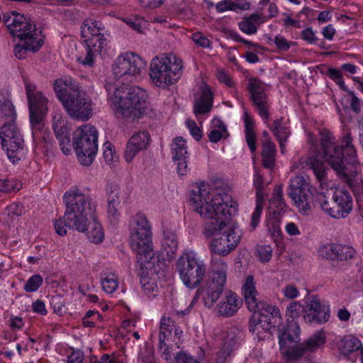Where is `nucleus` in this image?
Here are the masks:
<instances>
[{"label": "nucleus", "mask_w": 363, "mask_h": 363, "mask_svg": "<svg viewBox=\"0 0 363 363\" xmlns=\"http://www.w3.org/2000/svg\"><path fill=\"white\" fill-rule=\"evenodd\" d=\"M192 208L205 220L204 234L206 237L219 235L211 243L212 252L222 256L228 255L240 241V230L231 223L232 215L236 211L228 195L213 196L205 184L191 194Z\"/></svg>", "instance_id": "1"}, {"label": "nucleus", "mask_w": 363, "mask_h": 363, "mask_svg": "<svg viewBox=\"0 0 363 363\" xmlns=\"http://www.w3.org/2000/svg\"><path fill=\"white\" fill-rule=\"evenodd\" d=\"M352 142V139L349 133L344 137L342 145H335L328 135H322L320 146H312L308 157L301 159V164L305 163L313 169L322 189L327 186L328 168L325 162H328L354 193L362 192V181L356 179L353 174L356 172L358 160Z\"/></svg>", "instance_id": "2"}, {"label": "nucleus", "mask_w": 363, "mask_h": 363, "mask_svg": "<svg viewBox=\"0 0 363 363\" xmlns=\"http://www.w3.org/2000/svg\"><path fill=\"white\" fill-rule=\"evenodd\" d=\"M63 201L65 211L63 217L55 222L56 233L59 235H65L67 234V228L85 232L88 216L92 217L94 211L90 196L75 189L65 192Z\"/></svg>", "instance_id": "3"}, {"label": "nucleus", "mask_w": 363, "mask_h": 363, "mask_svg": "<svg viewBox=\"0 0 363 363\" xmlns=\"http://www.w3.org/2000/svg\"><path fill=\"white\" fill-rule=\"evenodd\" d=\"M53 89L57 98L72 118L86 121L92 116V100L76 81L72 78L56 79Z\"/></svg>", "instance_id": "4"}, {"label": "nucleus", "mask_w": 363, "mask_h": 363, "mask_svg": "<svg viewBox=\"0 0 363 363\" xmlns=\"http://www.w3.org/2000/svg\"><path fill=\"white\" fill-rule=\"evenodd\" d=\"M106 90L114 89L113 103L116 116L118 118H133L140 117L146 109V92L138 86H132L124 83L115 87L107 84Z\"/></svg>", "instance_id": "5"}, {"label": "nucleus", "mask_w": 363, "mask_h": 363, "mask_svg": "<svg viewBox=\"0 0 363 363\" xmlns=\"http://www.w3.org/2000/svg\"><path fill=\"white\" fill-rule=\"evenodd\" d=\"M242 290L248 309L260 317L262 322L266 325V331H269L272 327L274 328L281 318L279 310L276 306L258 299V292L252 276L250 275L246 278Z\"/></svg>", "instance_id": "6"}, {"label": "nucleus", "mask_w": 363, "mask_h": 363, "mask_svg": "<svg viewBox=\"0 0 363 363\" xmlns=\"http://www.w3.org/2000/svg\"><path fill=\"white\" fill-rule=\"evenodd\" d=\"M176 267L181 280L189 289L199 286L207 272L206 264L193 251L184 252L177 259Z\"/></svg>", "instance_id": "7"}, {"label": "nucleus", "mask_w": 363, "mask_h": 363, "mask_svg": "<svg viewBox=\"0 0 363 363\" xmlns=\"http://www.w3.org/2000/svg\"><path fill=\"white\" fill-rule=\"evenodd\" d=\"M72 146L80 164H92L98 150V131L94 125H85L74 133Z\"/></svg>", "instance_id": "8"}, {"label": "nucleus", "mask_w": 363, "mask_h": 363, "mask_svg": "<svg viewBox=\"0 0 363 363\" xmlns=\"http://www.w3.org/2000/svg\"><path fill=\"white\" fill-rule=\"evenodd\" d=\"M23 82L28 99L33 135L36 138L44 127V118L48 111V100L41 91H35V84L31 83L28 78L23 77Z\"/></svg>", "instance_id": "9"}, {"label": "nucleus", "mask_w": 363, "mask_h": 363, "mask_svg": "<svg viewBox=\"0 0 363 363\" xmlns=\"http://www.w3.org/2000/svg\"><path fill=\"white\" fill-rule=\"evenodd\" d=\"M172 62L167 56L155 57L152 60L150 67V76L152 82L158 87L166 89L177 82L181 76L182 61Z\"/></svg>", "instance_id": "10"}, {"label": "nucleus", "mask_w": 363, "mask_h": 363, "mask_svg": "<svg viewBox=\"0 0 363 363\" xmlns=\"http://www.w3.org/2000/svg\"><path fill=\"white\" fill-rule=\"evenodd\" d=\"M130 246L134 252H147L152 248L151 226L146 216L138 213L131 219L130 224Z\"/></svg>", "instance_id": "11"}, {"label": "nucleus", "mask_w": 363, "mask_h": 363, "mask_svg": "<svg viewBox=\"0 0 363 363\" xmlns=\"http://www.w3.org/2000/svg\"><path fill=\"white\" fill-rule=\"evenodd\" d=\"M3 22L10 33L13 37L18 38L21 41H38L36 26L30 18L13 11L5 14Z\"/></svg>", "instance_id": "12"}, {"label": "nucleus", "mask_w": 363, "mask_h": 363, "mask_svg": "<svg viewBox=\"0 0 363 363\" xmlns=\"http://www.w3.org/2000/svg\"><path fill=\"white\" fill-rule=\"evenodd\" d=\"M0 138L4 150L9 159L15 163L21 160L23 152V140L18 130L15 121L4 122L0 130Z\"/></svg>", "instance_id": "13"}, {"label": "nucleus", "mask_w": 363, "mask_h": 363, "mask_svg": "<svg viewBox=\"0 0 363 363\" xmlns=\"http://www.w3.org/2000/svg\"><path fill=\"white\" fill-rule=\"evenodd\" d=\"M145 66V62L134 53H126L119 56L113 65V72L116 79L133 82L140 74Z\"/></svg>", "instance_id": "14"}, {"label": "nucleus", "mask_w": 363, "mask_h": 363, "mask_svg": "<svg viewBox=\"0 0 363 363\" xmlns=\"http://www.w3.org/2000/svg\"><path fill=\"white\" fill-rule=\"evenodd\" d=\"M289 196L302 213L306 214L311 209L310 203L313 195L311 186L302 176H296L291 180Z\"/></svg>", "instance_id": "15"}, {"label": "nucleus", "mask_w": 363, "mask_h": 363, "mask_svg": "<svg viewBox=\"0 0 363 363\" xmlns=\"http://www.w3.org/2000/svg\"><path fill=\"white\" fill-rule=\"evenodd\" d=\"M322 209L334 218L347 217L352 209V199L347 191H337L333 196L332 202L323 201Z\"/></svg>", "instance_id": "16"}, {"label": "nucleus", "mask_w": 363, "mask_h": 363, "mask_svg": "<svg viewBox=\"0 0 363 363\" xmlns=\"http://www.w3.org/2000/svg\"><path fill=\"white\" fill-rule=\"evenodd\" d=\"M137 254V274L144 281L149 277V271L152 270L155 274H159L164 267L165 261L157 256L152 249H148L147 252H135Z\"/></svg>", "instance_id": "17"}, {"label": "nucleus", "mask_w": 363, "mask_h": 363, "mask_svg": "<svg viewBox=\"0 0 363 363\" xmlns=\"http://www.w3.org/2000/svg\"><path fill=\"white\" fill-rule=\"evenodd\" d=\"M253 104L259 114L265 120L269 119L268 97L264 91L263 83L257 78H250L247 86Z\"/></svg>", "instance_id": "18"}, {"label": "nucleus", "mask_w": 363, "mask_h": 363, "mask_svg": "<svg viewBox=\"0 0 363 363\" xmlns=\"http://www.w3.org/2000/svg\"><path fill=\"white\" fill-rule=\"evenodd\" d=\"M319 255L328 259L346 261L354 257L355 250L350 245L340 243H330L319 248Z\"/></svg>", "instance_id": "19"}, {"label": "nucleus", "mask_w": 363, "mask_h": 363, "mask_svg": "<svg viewBox=\"0 0 363 363\" xmlns=\"http://www.w3.org/2000/svg\"><path fill=\"white\" fill-rule=\"evenodd\" d=\"M303 319L309 323H323L328 320L330 317L329 307L322 305L318 296H314L310 301L306 302Z\"/></svg>", "instance_id": "20"}, {"label": "nucleus", "mask_w": 363, "mask_h": 363, "mask_svg": "<svg viewBox=\"0 0 363 363\" xmlns=\"http://www.w3.org/2000/svg\"><path fill=\"white\" fill-rule=\"evenodd\" d=\"M108 195L107 213L111 223H117L120 217L119 208L121 202V194L120 187L114 183H109L106 186Z\"/></svg>", "instance_id": "21"}, {"label": "nucleus", "mask_w": 363, "mask_h": 363, "mask_svg": "<svg viewBox=\"0 0 363 363\" xmlns=\"http://www.w3.org/2000/svg\"><path fill=\"white\" fill-rule=\"evenodd\" d=\"M242 301L240 300L238 295L229 291L225 296V301L218 304V313L220 316L230 317L233 315L240 308Z\"/></svg>", "instance_id": "22"}, {"label": "nucleus", "mask_w": 363, "mask_h": 363, "mask_svg": "<svg viewBox=\"0 0 363 363\" xmlns=\"http://www.w3.org/2000/svg\"><path fill=\"white\" fill-rule=\"evenodd\" d=\"M201 91L199 99L195 101L194 104V113L195 115H201L208 113L213 106V94L209 86L203 84L200 86Z\"/></svg>", "instance_id": "23"}, {"label": "nucleus", "mask_w": 363, "mask_h": 363, "mask_svg": "<svg viewBox=\"0 0 363 363\" xmlns=\"http://www.w3.org/2000/svg\"><path fill=\"white\" fill-rule=\"evenodd\" d=\"M227 267L225 263L219 259H213L212 262V269L210 277L204 285H214L224 286L226 283Z\"/></svg>", "instance_id": "24"}, {"label": "nucleus", "mask_w": 363, "mask_h": 363, "mask_svg": "<svg viewBox=\"0 0 363 363\" xmlns=\"http://www.w3.org/2000/svg\"><path fill=\"white\" fill-rule=\"evenodd\" d=\"M0 113L4 122L16 121V109L11 100L10 93L7 90L2 91L0 94Z\"/></svg>", "instance_id": "25"}, {"label": "nucleus", "mask_w": 363, "mask_h": 363, "mask_svg": "<svg viewBox=\"0 0 363 363\" xmlns=\"http://www.w3.org/2000/svg\"><path fill=\"white\" fill-rule=\"evenodd\" d=\"M223 287L224 286H214V285H209V286L204 285L202 288L199 289L197 291L196 296H197L199 294H201L202 299H203L204 305L208 308H211L218 300L220 295L223 294ZM197 297L195 296L194 298L193 301Z\"/></svg>", "instance_id": "26"}, {"label": "nucleus", "mask_w": 363, "mask_h": 363, "mask_svg": "<svg viewBox=\"0 0 363 363\" xmlns=\"http://www.w3.org/2000/svg\"><path fill=\"white\" fill-rule=\"evenodd\" d=\"M92 207L96 211V207L92 203ZM87 237L90 242L98 244L101 242L104 238V233L102 227L96 220L95 211L93 212V216H88Z\"/></svg>", "instance_id": "27"}, {"label": "nucleus", "mask_w": 363, "mask_h": 363, "mask_svg": "<svg viewBox=\"0 0 363 363\" xmlns=\"http://www.w3.org/2000/svg\"><path fill=\"white\" fill-rule=\"evenodd\" d=\"M104 30V27L101 22L88 18L82 23L81 26V37L86 39L89 37L100 36L104 35L102 33Z\"/></svg>", "instance_id": "28"}, {"label": "nucleus", "mask_w": 363, "mask_h": 363, "mask_svg": "<svg viewBox=\"0 0 363 363\" xmlns=\"http://www.w3.org/2000/svg\"><path fill=\"white\" fill-rule=\"evenodd\" d=\"M22 42H23V44L16 45L14 48V55L20 60L26 57L28 50L35 52L43 44L41 39H39L38 41L23 40Z\"/></svg>", "instance_id": "29"}, {"label": "nucleus", "mask_w": 363, "mask_h": 363, "mask_svg": "<svg viewBox=\"0 0 363 363\" xmlns=\"http://www.w3.org/2000/svg\"><path fill=\"white\" fill-rule=\"evenodd\" d=\"M362 346V343L357 337L352 335H347L341 340L340 350L341 354L344 356H347L349 354L360 350Z\"/></svg>", "instance_id": "30"}, {"label": "nucleus", "mask_w": 363, "mask_h": 363, "mask_svg": "<svg viewBox=\"0 0 363 363\" xmlns=\"http://www.w3.org/2000/svg\"><path fill=\"white\" fill-rule=\"evenodd\" d=\"M186 141L182 137H177L173 140L171 145V151L174 162H176L178 159L186 157Z\"/></svg>", "instance_id": "31"}, {"label": "nucleus", "mask_w": 363, "mask_h": 363, "mask_svg": "<svg viewBox=\"0 0 363 363\" xmlns=\"http://www.w3.org/2000/svg\"><path fill=\"white\" fill-rule=\"evenodd\" d=\"M274 196L270 200V211L276 216L280 215L285 208L283 201L282 190L281 186H277L274 189Z\"/></svg>", "instance_id": "32"}, {"label": "nucleus", "mask_w": 363, "mask_h": 363, "mask_svg": "<svg viewBox=\"0 0 363 363\" xmlns=\"http://www.w3.org/2000/svg\"><path fill=\"white\" fill-rule=\"evenodd\" d=\"M261 14L252 13L250 16L245 17L243 20L239 23L240 29L247 35L255 34L257 30L255 23L261 18Z\"/></svg>", "instance_id": "33"}, {"label": "nucleus", "mask_w": 363, "mask_h": 363, "mask_svg": "<svg viewBox=\"0 0 363 363\" xmlns=\"http://www.w3.org/2000/svg\"><path fill=\"white\" fill-rule=\"evenodd\" d=\"M305 313V307L302 306L299 302L294 301L291 302L286 308V315L287 320L290 321H296L301 314ZM288 320H286L287 322Z\"/></svg>", "instance_id": "34"}, {"label": "nucleus", "mask_w": 363, "mask_h": 363, "mask_svg": "<svg viewBox=\"0 0 363 363\" xmlns=\"http://www.w3.org/2000/svg\"><path fill=\"white\" fill-rule=\"evenodd\" d=\"M86 46L95 50L96 53H100L102 49L106 45V39L104 35L100 36L89 37L84 40Z\"/></svg>", "instance_id": "35"}, {"label": "nucleus", "mask_w": 363, "mask_h": 363, "mask_svg": "<svg viewBox=\"0 0 363 363\" xmlns=\"http://www.w3.org/2000/svg\"><path fill=\"white\" fill-rule=\"evenodd\" d=\"M101 286L106 292L111 294L117 289L118 281L113 274L104 273L101 274Z\"/></svg>", "instance_id": "36"}, {"label": "nucleus", "mask_w": 363, "mask_h": 363, "mask_svg": "<svg viewBox=\"0 0 363 363\" xmlns=\"http://www.w3.org/2000/svg\"><path fill=\"white\" fill-rule=\"evenodd\" d=\"M150 136L147 131H140L134 134L129 140V142L143 150L145 149L150 142Z\"/></svg>", "instance_id": "37"}, {"label": "nucleus", "mask_w": 363, "mask_h": 363, "mask_svg": "<svg viewBox=\"0 0 363 363\" xmlns=\"http://www.w3.org/2000/svg\"><path fill=\"white\" fill-rule=\"evenodd\" d=\"M21 188L22 184L20 182L9 179H0V191L8 193L18 191Z\"/></svg>", "instance_id": "38"}, {"label": "nucleus", "mask_w": 363, "mask_h": 363, "mask_svg": "<svg viewBox=\"0 0 363 363\" xmlns=\"http://www.w3.org/2000/svg\"><path fill=\"white\" fill-rule=\"evenodd\" d=\"M43 281V277L40 274L33 275L24 285V290L26 292L35 291L42 285Z\"/></svg>", "instance_id": "39"}, {"label": "nucleus", "mask_w": 363, "mask_h": 363, "mask_svg": "<svg viewBox=\"0 0 363 363\" xmlns=\"http://www.w3.org/2000/svg\"><path fill=\"white\" fill-rule=\"evenodd\" d=\"M259 328L266 330V325L262 322L260 317H258L257 313H253L249 320V330L255 334Z\"/></svg>", "instance_id": "40"}, {"label": "nucleus", "mask_w": 363, "mask_h": 363, "mask_svg": "<svg viewBox=\"0 0 363 363\" xmlns=\"http://www.w3.org/2000/svg\"><path fill=\"white\" fill-rule=\"evenodd\" d=\"M259 259L262 262H269L272 256V249L269 245H259L257 247Z\"/></svg>", "instance_id": "41"}, {"label": "nucleus", "mask_w": 363, "mask_h": 363, "mask_svg": "<svg viewBox=\"0 0 363 363\" xmlns=\"http://www.w3.org/2000/svg\"><path fill=\"white\" fill-rule=\"evenodd\" d=\"M142 150V148L136 145H133V143L128 141L124 153V158L125 161L127 162H130L135 157V156L137 155V153Z\"/></svg>", "instance_id": "42"}, {"label": "nucleus", "mask_w": 363, "mask_h": 363, "mask_svg": "<svg viewBox=\"0 0 363 363\" xmlns=\"http://www.w3.org/2000/svg\"><path fill=\"white\" fill-rule=\"evenodd\" d=\"M53 129L57 139L65 135H70L68 128L63 121H58L55 122Z\"/></svg>", "instance_id": "43"}, {"label": "nucleus", "mask_w": 363, "mask_h": 363, "mask_svg": "<svg viewBox=\"0 0 363 363\" xmlns=\"http://www.w3.org/2000/svg\"><path fill=\"white\" fill-rule=\"evenodd\" d=\"M173 321L169 318H163L160 323V334L171 336L173 330Z\"/></svg>", "instance_id": "44"}, {"label": "nucleus", "mask_w": 363, "mask_h": 363, "mask_svg": "<svg viewBox=\"0 0 363 363\" xmlns=\"http://www.w3.org/2000/svg\"><path fill=\"white\" fill-rule=\"evenodd\" d=\"M276 147L270 138H267L262 141V156H275Z\"/></svg>", "instance_id": "45"}, {"label": "nucleus", "mask_w": 363, "mask_h": 363, "mask_svg": "<svg viewBox=\"0 0 363 363\" xmlns=\"http://www.w3.org/2000/svg\"><path fill=\"white\" fill-rule=\"evenodd\" d=\"M279 143L281 151L284 153V143L286 140L289 131L287 127L284 126L283 128L273 132Z\"/></svg>", "instance_id": "46"}, {"label": "nucleus", "mask_w": 363, "mask_h": 363, "mask_svg": "<svg viewBox=\"0 0 363 363\" xmlns=\"http://www.w3.org/2000/svg\"><path fill=\"white\" fill-rule=\"evenodd\" d=\"M57 140H58L62 152L66 155H69L72 152L70 135H65Z\"/></svg>", "instance_id": "47"}, {"label": "nucleus", "mask_w": 363, "mask_h": 363, "mask_svg": "<svg viewBox=\"0 0 363 363\" xmlns=\"http://www.w3.org/2000/svg\"><path fill=\"white\" fill-rule=\"evenodd\" d=\"M230 11H237L238 9L247 11L250 7V3L246 0H237L233 1L230 0Z\"/></svg>", "instance_id": "48"}, {"label": "nucleus", "mask_w": 363, "mask_h": 363, "mask_svg": "<svg viewBox=\"0 0 363 363\" xmlns=\"http://www.w3.org/2000/svg\"><path fill=\"white\" fill-rule=\"evenodd\" d=\"M192 40L197 45L202 48L210 47V40L201 33L196 32L192 35Z\"/></svg>", "instance_id": "49"}, {"label": "nucleus", "mask_w": 363, "mask_h": 363, "mask_svg": "<svg viewBox=\"0 0 363 363\" xmlns=\"http://www.w3.org/2000/svg\"><path fill=\"white\" fill-rule=\"evenodd\" d=\"M86 56L84 58L79 57L78 61L82 62L84 65L91 67L94 65V56L96 52L90 48L86 46Z\"/></svg>", "instance_id": "50"}, {"label": "nucleus", "mask_w": 363, "mask_h": 363, "mask_svg": "<svg viewBox=\"0 0 363 363\" xmlns=\"http://www.w3.org/2000/svg\"><path fill=\"white\" fill-rule=\"evenodd\" d=\"M186 125L189 129L190 130V133L191 135L197 140H200L202 137L201 130L199 127L197 126L196 123L194 121L188 120L186 121Z\"/></svg>", "instance_id": "51"}, {"label": "nucleus", "mask_w": 363, "mask_h": 363, "mask_svg": "<svg viewBox=\"0 0 363 363\" xmlns=\"http://www.w3.org/2000/svg\"><path fill=\"white\" fill-rule=\"evenodd\" d=\"M273 41L276 45L277 48L281 51L288 50L291 46V43L288 42L281 35H277Z\"/></svg>", "instance_id": "52"}, {"label": "nucleus", "mask_w": 363, "mask_h": 363, "mask_svg": "<svg viewBox=\"0 0 363 363\" xmlns=\"http://www.w3.org/2000/svg\"><path fill=\"white\" fill-rule=\"evenodd\" d=\"M262 209L263 206H256V208L251 217L250 227L252 228V230H255L258 225Z\"/></svg>", "instance_id": "53"}, {"label": "nucleus", "mask_w": 363, "mask_h": 363, "mask_svg": "<svg viewBox=\"0 0 363 363\" xmlns=\"http://www.w3.org/2000/svg\"><path fill=\"white\" fill-rule=\"evenodd\" d=\"M245 139L247 143V145L252 153L255 152L256 150V135L254 132H245Z\"/></svg>", "instance_id": "54"}, {"label": "nucleus", "mask_w": 363, "mask_h": 363, "mask_svg": "<svg viewBox=\"0 0 363 363\" xmlns=\"http://www.w3.org/2000/svg\"><path fill=\"white\" fill-rule=\"evenodd\" d=\"M302 38L311 44H316L318 39L315 37V34L311 28H306L301 33Z\"/></svg>", "instance_id": "55"}, {"label": "nucleus", "mask_w": 363, "mask_h": 363, "mask_svg": "<svg viewBox=\"0 0 363 363\" xmlns=\"http://www.w3.org/2000/svg\"><path fill=\"white\" fill-rule=\"evenodd\" d=\"M186 157H184L181 159H178L177 160V162H174L177 165V172L181 176L186 175L188 172Z\"/></svg>", "instance_id": "56"}, {"label": "nucleus", "mask_w": 363, "mask_h": 363, "mask_svg": "<svg viewBox=\"0 0 363 363\" xmlns=\"http://www.w3.org/2000/svg\"><path fill=\"white\" fill-rule=\"evenodd\" d=\"M23 205L21 203H13L8 207V214L20 216L23 213Z\"/></svg>", "instance_id": "57"}, {"label": "nucleus", "mask_w": 363, "mask_h": 363, "mask_svg": "<svg viewBox=\"0 0 363 363\" xmlns=\"http://www.w3.org/2000/svg\"><path fill=\"white\" fill-rule=\"evenodd\" d=\"M67 358V363H82L84 353L81 350L73 351Z\"/></svg>", "instance_id": "58"}, {"label": "nucleus", "mask_w": 363, "mask_h": 363, "mask_svg": "<svg viewBox=\"0 0 363 363\" xmlns=\"http://www.w3.org/2000/svg\"><path fill=\"white\" fill-rule=\"evenodd\" d=\"M177 363H199L196 359L188 356L184 352H179L175 357Z\"/></svg>", "instance_id": "59"}, {"label": "nucleus", "mask_w": 363, "mask_h": 363, "mask_svg": "<svg viewBox=\"0 0 363 363\" xmlns=\"http://www.w3.org/2000/svg\"><path fill=\"white\" fill-rule=\"evenodd\" d=\"M349 95L352 97L350 108L356 113L360 112L361 106L359 99L355 96L353 91H350Z\"/></svg>", "instance_id": "60"}, {"label": "nucleus", "mask_w": 363, "mask_h": 363, "mask_svg": "<svg viewBox=\"0 0 363 363\" xmlns=\"http://www.w3.org/2000/svg\"><path fill=\"white\" fill-rule=\"evenodd\" d=\"M283 291L284 296L288 298H294L298 294L297 288L292 284L287 285Z\"/></svg>", "instance_id": "61"}, {"label": "nucleus", "mask_w": 363, "mask_h": 363, "mask_svg": "<svg viewBox=\"0 0 363 363\" xmlns=\"http://www.w3.org/2000/svg\"><path fill=\"white\" fill-rule=\"evenodd\" d=\"M33 310L34 312L38 313L40 315H45L47 313V310L45 309V305L44 302L41 300H37L32 305Z\"/></svg>", "instance_id": "62"}, {"label": "nucleus", "mask_w": 363, "mask_h": 363, "mask_svg": "<svg viewBox=\"0 0 363 363\" xmlns=\"http://www.w3.org/2000/svg\"><path fill=\"white\" fill-rule=\"evenodd\" d=\"M232 352L231 343L225 341L223 346L219 352V357L225 359Z\"/></svg>", "instance_id": "63"}, {"label": "nucleus", "mask_w": 363, "mask_h": 363, "mask_svg": "<svg viewBox=\"0 0 363 363\" xmlns=\"http://www.w3.org/2000/svg\"><path fill=\"white\" fill-rule=\"evenodd\" d=\"M141 363H156L154 353L150 350H146L145 353L140 354Z\"/></svg>", "instance_id": "64"}]
</instances>
